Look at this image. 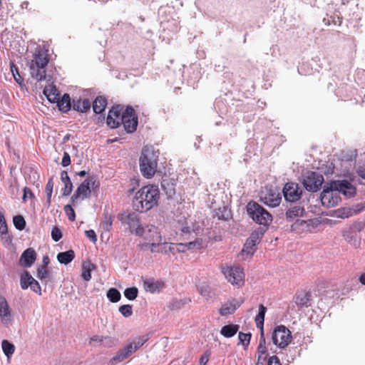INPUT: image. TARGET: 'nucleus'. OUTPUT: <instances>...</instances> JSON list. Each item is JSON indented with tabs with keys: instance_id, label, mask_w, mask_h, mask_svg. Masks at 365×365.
I'll return each mask as SVG.
<instances>
[{
	"instance_id": "19",
	"label": "nucleus",
	"mask_w": 365,
	"mask_h": 365,
	"mask_svg": "<svg viewBox=\"0 0 365 365\" xmlns=\"http://www.w3.org/2000/svg\"><path fill=\"white\" fill-rule=\"evenodd\" d=\"M36 253L33 248L25 250L21 255L20 262L24 267H30L36 261Z\"/></svg>"
},
{
	"instance_id": "30",
	"label": "nucleus",
	"mask_w": 365,
	"mask_h": 365,
	"mask_svg": "<svg viewBox=\"0 0 365 365\" xmlns=\"http://www.w3.org/2000/svg\"><path fill=\"white\" fill-rule=\"evenodd\" d=\"M239 304L235 301H232L226 303L222 306L220 309V314L222 316H227L235 312V311L239 307Z\"/></svg>"
},
{
	"instance_id": "63",
	"label": "nucleus",
	"mask_w": 365,
	"mask_h": 365,
	"mask_svg": "<svg viewBox=\"0 0 365 365\" xmlns=\"http://www.w3.org/2000/svg\"><path fill=\"white\" fill-rule=\"evenodd\" d=\"M209 356L210 354L208 352H205V354H203L200 359V364L206 365L209 360Z\"/></svg>"
},
{
	"instance_id": "15",
	"label": "nucleus",
	"mask_w": 365,
	"mask_h": 365,
	"mask_svg": "<svg viewBox=\"0 0 365 365\" xmlns=\"http://www.w3.org/2000/svg\"><path fill=\"white\" fill-rule=\"evenodd\" d=\"M264 234V230H259L252 232L250 237L246 240L242 252L252 255L255 252V247L259 242Z\"/></svg>"
},
{
	"instance_id": "56",
	"label": "nucleus",
	"mask_w": 365,
	"mask_h": 365,
	"mask_svg": "<svg viewBox=\"0 0 365 365\" xmlns=\"http://www.w3.org/2000/svg\"><path fill=\"white\" fill-rule=\"evenodd\" d=\"M71 164V157L70 155L67 152H64L63 156L61 161V165L63 167H67Z\"/></svg>"
},
{
	"instance_id": "11",
	"label": "nucleus",
	"mask_w": 365,
	"mask_h": 365,
	"mask_svg": "<svg viewBox=\"0 0 365 365\" xmlns=\"http://www.w3.org/2000/svg\"><path fill=\"white\" fill-rule=\"evenodd\" d=\"M222 272L228 282L232 284L240 286L243 284L245 274L240 267H227L223 268Z\"/></svg>"
},
{
	"instance_id": "42",
	"label": "nucleus",
	"mask_w": 365,
	"mask_h": 365,
	"mask_svg": "<svg viewBox=\"0 0 365 365\" xmlns=\"http://www.w3.org/2000/svg\"><path fill=\"white\" fill-rule=\"evenodd\" d=\"M107 297L111 302H118L120 300L121 294L116 288H110L107 292Z\"/></svg>"
},
{
	"instance_id": "57",
	"label": "nucleus",
	"mask_w": 365,
	"mask_h": 365,
	"mask_svg": "<svg viewBox=\"0 0 365 365\" xmlns=\"http://www.w3.org/2000/svg\"><path fill=\"white\" fill-rule=\"evenodd\" d=\"M86 236L91 240V242H96L97 241V237L96 232L93 230H86Z\"/></svg>"
},
{
	"instance_id": "60",
	"label": "nucleus",
	"mask_w": 365,
	"mask_h": 365,
	"mask_svg": "<svg viewBox=\"0 0 365 365\" xmlns=\"http://www.w3.org/2000/svg\"><path fill=\"white\" fill-rule=\"evenodd\" d=\"M27 197L33 198L34 197V195L30 188L25 187L24 189L23 200L25 201Z\"/></svg>"
},
{
	"instance_id": "5",
	"label": "nucleus",
	"mask_w": 365,
	"mask_h": 365,
	"mask_svg": "<svg viewBox=\"0 0 365 365\" xmlns=\"http://www.w3.org/2000/svg\"><path fill=\"white\" fill-rule=\"evenodd\" d=\"M246 209L249 216L257 224L267 227L272 221V215L264 207L255 201L248 202Z\"/></svg>"
},
{
	"instance_id": "44",
	"label": "nucleus",
	"mask_w": 365,
	"mask_h": 365,
	"mask_svg": "<svg viewBox=\"0 0 365 365\" xmlns=\"http://www.w3.org/2000/svg\"><path fill=\"white\" fill-rule=\"evenodd\" d=\"M53 179L50 178L48 180V182L46 185V187H45V191L46 192V204L48 205V206H49L51 204V195H52V192H53Z\"/></svg>"
},
{
	"instance_id": "32",
	"label": "nucleus",
	"mask_w": 365,
	"mask_h": 365,
	"mask_svg": "<svg viewBox=\"0 0 365 365\" xmlns=\"http://www.w3.org/2000/svg\"><path fill=\"white\" fill-rule=\"evenodd\" d=\"M239 330V325L229 324L225 325L220 330V334L225 337L230 338L236 334Z\"/></svg>"
},
{
	"instance_id": "24",
	"label": "nucleus",
	"mask_w": 365,
	"mask_h": 365,
	"mask_svg": "<svg viewBox=\"0 0 365 365\" xmlns=\"http://www.w3.org/2000/svg\"><path fill=\"white\" fill-rule=\"evenodd\" d=\"M304 212L303 207L294 205L289 207L286 212V219L288 222H292L295 218L302 217Z\"/></svg>"
},
{
	"instance_id": "64",
	"label": "nucleus",
	"mask_w": 365,
	"mask_h": 365,
	"mask_svg": "<svg viewBox=\"0 0 365 365\" xmlns=\"http://www.w3.org/2000/svg\"><path fill=\"white\" fill-rule=\"evenodd\" d=\"M358 175L365 180V167H359L357 170Z\"/></svg>"
},
{
	"instance_id": "18",
	"label": "nucleus",
	"mask_w": 365,
	"mask_h": 365,
	"mask_svg": "<svg viewBox=\"0 0 365 365\" xmlns=\"http://www.w3.org/2000/svg\"><path fill=\"white\" fill-rule=\"evenodd\" d=\"M0 317L4 324L8 325L11 322L9 306L4 297H0Z\"/></svg>"
},
{
	"instance_id": "4",
	"label": "nucleus",
	"mask_w": 365,
	"mask_h": 365,
	"mask_svg": "<svg viewBox=\"0 0 365 365\" xmlns=\"http://www.w3.org/2000/svg\"><path fill=\"white\" fill-rule=\"evenodd\" d=\"M49 61L46 51L39 49L34 55V59L29 65L30 73L32 78L37 81L46 79L45 67Z\"/></svg>"
},
{
	"instance_id": "55",
	"label": "nucleus",
	"mask_w": 365,
	"mask_h": 365,
	"mask_svg": "<svg viewBox=\"0 0 365 365\" xmlns=\"http://www.w3.org/2000/svg\"><path fill=\"white\" fill-rule=\"evenodd\" d=\"M11 72H12V74H13V76H14L15 81L17 83H20L21 77L19 73L18 68L12 64L11 66Z\"/></svg>"
},
{
	"instance_id": "61",
	"label": "nucleus",
	"mask_w": 365,
	"mask_h": 365,
	"mask_svg": "<svg viewBox=\"0 0 365 365\" xmlns=\"http://www.w3.org/2000/svg\"><path fill=\"white\" fill-rule=\"evenodd\" d=\"M268 365H282L279 359L277 356L269 357L268 360Z\"/></svg>"
},
{
	"instance_id": "48",
	"label": "nucleus",
	"mask_w": 365,
	"mask_h": 365,
	"mask_svg": "<svg viewBox=\"0 0 365 365\" xmlns=\"http://www.w3.org/2000/svg\"><path fill=\"white\" fill-rule=\"evenodd\" d=\"M118 311L125 317H129L133 314L132 306L124 304L119 307Z\"/></svg>"
},
{
	"instance_id": "3",
	"label": "nucleus",
	"mask_w": 365,
	"mask_h": 365,
	"mask_svg": "<svg viewBox=\"0 0 365 365\" xmlns=\"http://www.w3.org/2000/svg\"><path fill=\"white\" fill-rule=\"evenodd\" d=\"M159 152L153 146H145L139 159L140 170L146 178H151L157 170Z\"/></svg>"
},
{
	"instance_id": "2",
	"label": "nucleus",
	"mask_w": 365,
	"mask_h": 365,
	"mask_svg": "<svg viewBox=\"0 0 365 365\" xmlns=\"http://www.w3.org/2000/svg\"><path fill=\"white\" fill-rule=\"evenodd\" d=\"M159 198L158 187L153 185H148L143 187L135 193L133 200V207L138 212H146L157 205Z\"/></svg>"
},
{
	"instance_id": "36",
	"label": "nucleus",
	"mask_w": 365,
	"mask_h": 365,
	"mask_svg": "<svg viewBox=\"0 0 365 365\" xmlns=\"http://www.w3.org/2000/svg\"><path fill=\"white\" fill-rule=\"evenodd\" d=\"M34 280V278L28 271H24L20 277V285L22 289H26L29 284Z\"/></svg>"
},
{
	"instance_id": "52",
	"label": "nucleus",
	"mask_w": 365,
	"mask_h": 365,
	"mask_svg": "<svg viewBox=\"0 0 365 365\" xmlns=\"http://www.w3.org/2000/svg\"><path fill=\"white\" fill-rule=\"evenodd\" d=\"M124 106L121 104L113 105L109 110L108 114H122L124 111Z\"/></svg>"
},
{
	"instance_id": "14",
	"label": "nucleus",
	"mask_w": 365,
	"mask_h": 365,
	"mask_svg": "<svg viewBox=\"0 0 365 365\" xmlns=\"http://www.w3.org/2000/svg\"><path fill=\"white\" fill-rule=\"evenodd\" d=\"M91 106V101L87 98V92L84 91L82 95L75 96L72 100V108L79 113H87Z\"/></svg>"
},
{
	"instance_id": "49",
	"label": "nucleus",
	"mask_w": 365,
	"mask_h": 365,
	"mask_svg": "<svg viewBox=\"0 0 365 365\" xmlns=\"http://www.w3.org/2000/svg\"><path fill=\"white\" fill-rule=\"evenodd\" d=\"M251 336L252 334L250 333L245 334L240 332L238 336L240 344H242L245 347L248 346Z\"/></svg>"
},
{
	"instance_id": "29",
	"label": "nucleus",
	"mask_w": 365,
	"mask_h": 365,
	"mask_svg": "<svg viewBox=\"0 0 365 365\" xmlns=\"http://www.w3.org/2000/svg\"><path fill=\"white\" fill-rule=\"evenodd\" d=\"M143 287L146 292L155 293L161 288V284L153 279H147L143 282Z\"/></svg>"
},
{
	"instance_id": "13",
	"label": "nucleus",
	"mask_w": 365,
	"mask_h": 365,
	"mask_svg": "<svg viewBox=\"0 0 365 365\" xmlns=\"http://www.w3.org/2000/svg\"><path fill=\"white\" fill-rule=\"evenodd\" d=\"M99 182L97 181L96 177H88L76 189V195L82 197V199L86 198L91 193V189L95 190L98 187Z\"/></svg>"
},
{
	"instance_id": "20",
	"label": "nucleus",
	"mask_w": 365,
	"mask_h": 365,
	"mask_svg": "<svg viewBox=\"0 0 365 365\" xmlns=\"http://www.w3.org/2000/svg\"><path fill=\"white\" fill-rule=\"evenodd\" d=\"M175 252L176 253L184 252L187 250H190L192 248L200 249L202 247V239H196L192 242H189L187 243H180L175 245Z\"/></svg>"
},
{
	"instance_id": "16",
	"label": "nucleus",
	"mask_w": 365,
	"mask_h": 365,
	"mask_svg": "<svg viewBox=\"0 0 365 365\" xmlns=\"http://www.w3.org/2000/svg\"><path fill=\"white\" fill-rule=\"evenodd\" d=\"M261 200L266 205L275 207L280 204L282 197L279 192L269 190L263 196L261 197Z\"/></svg>"
},
{
	"instance_id": "6",
	"label": "nucleus",
	"mask_w": 365,
	"mask_h": 365,
	"mask_svg": "<svg viewBox=\"0 0 365 365\" xmlns=\"http://www.w3.org/2000/svg\"><path fill=\"white\" fill-rule=\"evenodd\" d=\"M119 220L123 225H127L131 233L137 236V235H141V228L143 225L140 223L139 215L134 212H124L119 217Z\"/></svg>"
},
{
	"instance_id": "12",
	"label": "nucleus",
	"mask_w": 365,
	"mask_h": 365,
	"mask_svg": "<svg viewBox=\"0 0 365 365\" xmlns=\"http://www.w3.org/2000/svg\"><path fill=\"white\" fill-rule=\"evenodd\" d=\"M282 192L286 201L295 202L301 198L302 190L297 183L289 182L284 185Z\"/></svg>"
},
{
	"instance_id": "17",
	"label": "nucleus",
	"mask_w": 365,
	"mask_h": 365,
	"mask_svg": "<svg viewBox=\"0 0 365 365\" xmlns=\"http://www.w3.org/2000/svg\"><path fill=\"white\" fill-rule=\"evenodd\" d=\"M115 117H120L121 123L127 133H131L136 130L138 115H115Z\"/></svg>"
},
{
	"instance_id": "37",
	"label": "nucleus",
	"mask_w": 365,
	"mask_h": 365,
	"mask_svg": "<svg viewBox=\"0 0 365 365\" xmlns=\"http://www.w3.org/2000/svg\"><path fill=\"white\" fill-rule=\"evenodd\" d=\"M266 311L267 308L263 304H260L259 307L258 314L255 317L257 327L261 329L262 331H263V325Z\"/></svg>"
},
{
	"instance_id": "21",
	"label": "nucleus",
	"mask_w": 365,
	"mask_h": 365,
	"mask_svg": "<svg viewBox=\"0 0 365 365\" xmlns=\"http://www.w3.org/2000/svg\"><path fill=\"white\" fill-rule=\"evenodd\" d=\"M161 187L168 197H173L175 193V180L169 178H163Z\"/></svg>"
},
{
	"instance_id": "46",
	"label": "nucleus",
	"mask_w": 365,
	"mask_h": 365,
	"mask_svg": "<svg viewBox=\"0 0 365 365\" xmlns=\"http://www.w3.org/2000/svg\"><path fill=\"white\" fill-rule=\"evenodd\" d=\"M114 115H107L106 123L110 128H116L121 124L120 117L113 118Z\"/></svg>"
},
{
	"instance_id": "25",
	"label": "nucleus",
	"mask_w": 365,
	"mask_h": 365,
	"mask_svg": "<svg viewBox=\"0 0 365 365\" xmlns=\"http://www.w3.org/2000/svg\"><path fill=\"white\" fill-rule=\"evenodd\" d=\"M131 354L130 350L125 346L110 359L108 364L109 365H115L129 357Z\"/></svg>"
},
{
	"instance_id": "8",
	"label": "nucleus",
	"mask_w": 365,
	"mask_h": 365,
	"mask_svg": "<svg viewBox=\"0 0 365 365\" xmlns=\"http://www.w3.org/2000/svg\"><path fill=\"white\" fill-rule=\"evenodd\" d=\"M324 181L322 175L316 172H308L302 183L307 191L315 192L320 190Z\"/></svg>"
},
{
	"instance_id": "22",
	"label": "nucleus",
	"mask_w": 365,
	"mask_h": 365,
	"mask_svg": "<svg viewBox=\"0 0 365 365\" xmlns=\"http://www.w3.org/2000/svg\"><path fill=\"white\" fill-rule=\"evenodd\" d=\"M107 106V99L106 97L99 96H97L92 103L93 110L95 114H102L104 112Z\"/></svg>"
},
{
	"instance_id": "58",
	"label": "nucleus",
	"mask_w": 365,
	"mask_h": 365,
	"mask_svg": "<svg viewBox=\"0 0 365 365\" xmlns=\"http://www.w3.org/2000/svg\"><path fill=\"white\" fill-rule=\"evenodd\" d=\"M339 212L340 213L339 216L342 218H347L352 215V211L349 208H344L339 210Z\"/></svg>"
},
{
	"instance_id": "50",
	"label": "nucleus",
	"mask_w": 365,
	"mask_h": 365,
	"mask_svg": "<svg viewBox=\"0 0 365 365\" xmlns=\"http://www.w3.org/2000/svg\"><path fill=\"white\" fill-rule=\"evenodd\" d=\"M64 211H65L68 220L71 222H73L76 219V214H75V211L73 209L71 205H65Z\"/></svg>"
},
{
	"instance_id": "62",
	"label": "nucleus",
	"mask_w": 365,
	"mask_h": 365,
	"mask_svg": "<svg viewBox=\"0 0 365 365\" xmlns=\"http://www.w3.org/2000/svg\"><path fill=\"white\" fill-rule=\"evenodd\" d=\"M136 111H138V110L135 109L131 106H126L124 107V111L122 113V114H135Z\"/></svg>"
},
{
	"instance_id": "47",
	"label": "nucleus",
	"mask_w": 365,
	"mask_h": 365,
	"mask_svg": "<svg viewBox=\"0 0 365 365\" xmlns=\"http://www.w3.org/2000/svg\"><path fill=\"white\" fill-rule=\"evenodd\" d=\"M56 91L57 90L56 88L45 87L43 94L47 97L48 101H52L56 99Z\"/></svg>"
},
{
	"instance_id": "51",
	"label": "nucleus",
	"mask_w": 365,
	"mask_h": 365,
	"mask_svg": "<svg viewBox=\"0 0 365 365\" xmlns=\"http://www.w3.org/2000/svg\"><path fill=\"white\" fill-rule=\"evenodd\" d=\"M0 233L1 235H6L8 233L6 221L2 212H0Z\"/></svg>"
},
{
	"instance_id": "41",
	"label": "nucleus",
	"mask_w": 365,
	"mask_h": 365,
	"mask_svg": "<svg viewBox=\"0 0 365 365\" xmlns=\"http://www.w3.org/2000/svg\"><path fill=\"white\" fill-rule=\"evenodd\" d=\"M267 352V347H266V341L264 337L263 331H262L261 333V337L259 339V343L257 348V354H258V361H260L262 358V356L265 354Z\"/></svg>"
},
{
	"instance_id": "1",
	"label": "nucleus",
	"mask_w": 365,
	"mask_h": 365,
	"mask_svg": "<svg viewBox=\"0 0 365 365\" xmlns=\"http://www.w3.org/2000/svg\"><path fill=\"white\" fill-rule=\"evenodd\" d=\"M334 192H341L344 195L351 197L356 194V188L346 180L326 182L320 195L323 206L329 208L337 205L339 197L337 193Z\"/></svg>"
},
{
	"instance_id": "33",
	"label": "nucleus",
	"mask_w": 365,
	"mask_h": 365,
	"mask_svg": "<svg viewBox=\"0 0 365 365\" xmlns=\"http://www.w3.org/2000/svg\"><path fill=\"white\" fill-rule=\"evenodd\" d=\"M113 221V217L112 215L110 214L108 211H104L103 215V220L101 224V226L104 231L108 232L112 229Z\"/></svg>"
},
{
	"instance_id": "38",
	"label": "nucleus",
	"mask_w": 365,
	"mask_h": 365,
	"mask_svg": "<svg viewBox=\"0 0 365 365\" xmlns=\"http://www.w3.org/2000/svg\"><path fill=\"white\" fill-rule=\"evenodd\" d=\"M197 289L200 294L206 299L211 298L212 296L210 287L205 282L200 283L197 285Z\"/></svg>"
},
{
	"instance_id": "53",
	"label": "nucleus",
	"mask_w": 365,
	"mask_h": 365,
	"mask_svg": "<svg viewBox=\"0 0 365 365\" xmlns=\"http://www.w3.org/2000/svg\"><path fill=\"white\" fill-rule=\"evenodd\" d=\"M51 237L53 241L58 242L61 237H62V232L61 230L57 227H54L51 230Z\"/></svg>"
},
{
	"instance_id": "10",
	"label": "nucleus",
	"mask_w": 365,
	"mask_h": 365,
	"mask_svg": "<svg viewBox=\"0 0 365 365\" xmlns=\"http://www.w3.org/2000/svg\"><path fill=\"white\" fill-rule=\"evenodd\" d=\"M142 249H149L152 253L159 252L164 255H175V245L168 242H158L155 243L144 242L142 244Z\"/></svg>"
},
{
	"instance_id": "40",
	"label": "nucleus",
	"mask_w": 365,
	"mask_h": 365,
	"mask_svg": "<svg viewBox=\"0 0 365 365\" xmlns=\"http://www.w3.org/2000/svg\"><path fill=\"white\" fill-rule=\"evenodd\" d=\"M345 240L354 247L357 248L360 245V240L356 235L350 232H345L344 234Z\"/></svg>"
},
{
	"instance_id": "35",
	"label": "nucleus",
	"mask_w": 365,
	"mask_h": 365,
	"mask_svg": "<svg viewBox=\"0 0 365 365\" xmlns=\"http://www.w3.org/2000/svg\"><path fill=\"white\" fill-rule=\"evenodd\" d=\"M36 277L41 282L48 283L51 280V274L45 266H40L37 269Z\"/></svg>"
},
{
	"instance_id": "9",
	"label": "nucleus",
	"mask_w": 365,
	"mask_h": 365,
	"mask_svg": "<svg viewBox=\"0 0 365 365\" xmlns=\"http://www.w3.org/2000/svg\"><path fill=\"white\" fill-rule=\"evenodd\" d=\"M140 231L141 235H137V236L143 237L148 241V243H155L163 240L160 229L154 225H145Z\"/></svg>"
},
{
	"instance_id": "26",
	"label": "nucleus",
	"mask_w": 365,
	"mask_h": 365,
	"mask_svg": "<svg viewBox=\"0 0 365 365\" xmlns=\"http://www.w3.org/2000/svg\"><path fill=\"white\" fill-rule=\"evenodd\" d=\"M61 180L64 183V187L62 189V195L63 196H68L71 193L73 190V184L67 171L63 170L61 172Z\"/></svg>"
},
{
	"instance_id": "43",
	"label": "nucleus",
	"mask_w": 365,
	"mask_h": 365,
	"mask_svg": "<svg viewBox=\"0 0 365 365\" xmlns=\"http://www.w3.org/2000/svg\"><path fill=\"white\" fill-rule=\"evenodd\" d=\"M14 227L19 230H23L26 227V220L21 215H16L13 217Z\"/></svg>"
},
{
	"instance_id": "7",
	"label": "nucleus",
	"mask_w": 365,
	"mask_h": 365,
	"mask_svg": "<svg viewBox=\"0 0 365 365\" xmlns=\"http://www.w3.org/2000/svg\"><path fill=\"white\" fill-rule=\"evenodd\" d=\"M272 339L274 344L284 349L292 340L291 331L284 325L277 326L272 332Z\"/></svg>"
},
{
	"instance_id": "27",
	"label": "nucleus",
	"mask_w": 365,
	"mask_h": 365,
	"mask_svg": "<svg viewBox=\"0 0 365 365\" xmlns=\"http://www.w3.org/2000/svg\"><path fill=\"white\" fill-rule=\"evenodd\" d=\"M57 106L59 110L62 112L68 111L72 107V102L68 94H64L62 98L57 101Z\"/></svg>"
},
{
	"instance_id": "23",
	"label": "nucleus",
	"mask_w": 365,
	"mask_h": 365,
	"mask_svg": "<svg viewBox=\"0 0 365 365\" xmlns=\"http://www.w3.org/2000/svg\"><path fill=\"white\" fill-rule=\"evenodd\" d=\"M311 294L309 292H301L296 294L294 302L298 307H309L311 305Z\"/></svg>"
},
{
	"instance_id": "45",
	"label": "nucleus",
	"mask_w": 365,
	"mask_h": 365,
	"mask_svg": "<svg viewBox=\"0 0 365 365\" xmlns=\"http://www.w3.org/2000/svg\"><path fill=\"white\" fill-rule=\"evenodd\" d=\"M124 296L128 300H134L138 294V289L135 287L126 288L124 291Z\"/></svg>"
},
{
	"instance_id": "39",
	"label": "nucleus",
	"mask_w": 365,
	"mask_h": 365,
	"mask_svg": "<svg viewBox=\"0 0 365 365\" xmlns=\"http://www.w3.org/2000/svg\"><path fill=\"white\" fill-rule=\"evenodd\" d=\"M1 348L4 354L7 356L8 359L11 357V356L14 354L15 347L14 345L10 343L7 340H3L1 342Z\"/></svg>"
},
{
	"instance_id": "34",
	"label": "nucleus",
	"mask_w": 365,
	"mask_h": 365,
	"mask_svg": "<svg viewBox=\"0 0 365 365\" xmlns=\"http://www.w3.org/2000/svg\"><path fill=\"white\" fill-rule=\"evenodd\" d=\"M94 268H95L94 264L90 262H86L83 263L81 277L85 281L88 282L91 280V271Z\"/></svg>"
},
{
	"instance_id": "59",
	"label": "nucleus",
	"mask_w": 365,
	"mask_h": 365,
	"mask_svg": "<svg viewBox=\"0 0 365 365\" xmlns=\"http://www.w3.org/2000/svg\"><path fill=\"white\" fill-rule=\"evenodd\" d=\"M180 230L182 233L188 234L190 233L191 231H194V229L189 225L187 221H185V224L181 226Z\"/></svg>"
},
{
	"instance_id": "31",
	"label": "nucleus",
	"mask_w": 365,
	"mask_h": 365,
	"mask_svg": "<svg viewBox=\"0 0 365 365\" xmlns=\"http://www.w3.org/2000/svg\"><path fill=\"white\" fill-rule=\"evenodd\" d=\"M148 337L147 336H141L133 342L128 344L126 346L129 350H130L131 354H133L140 349L148 341Z\"/></svg>"
},
{
	"instance_id": "28",
	"label": "nucleus",
	"mask_w": 365,
	"mask_h": 365,
	"mask_svg": "<svg viewBox=\"0 0 365 365\" xmlns=\"http://www.w3.org/2000/svg\"><path fill=\"white\" fill-rule=\"evenodd\" d=\"M75 257L74 251L72 250L59 252L57 255V259L61 264H68L73 261Z\"/></svg>"
},
{
	"instance_id": "54",
	"label": "nucleus",
	"mask_w": 365,
	"mask_h": 365,
	"mask_svg": "<svg viewBox=\"0 0 365 365\" xmlns=\"http://www.w3.org/2000/svg\"><path fill=\"white\" fill-rule=\"evenodd\" d=\"M29 287L31 289L37 293L39 295H41V286L38 281H36L35 279L34 280L29 284Z\"/></svg>"
}]
</instances>
